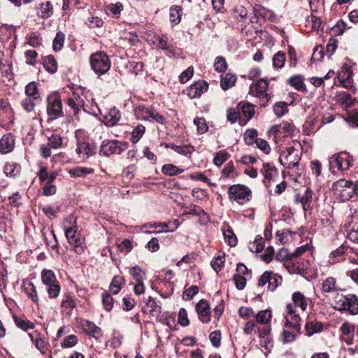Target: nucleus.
I'll list each match as a JSON object with an SVG mask.
<instances>
[{"label": "nucleus", "instance_id": "20", "mask_svg": "<svg viewBox=\"0 0 358 358\" xmlns=\"http://www.w3.org/2000/svg\"><path fill=\"white\" fill-rule=\"evenodd\" d=\"M208 87V85L206 81L196 82L187 90V94L191 99L199 97L204 92L207 91Z\"/></svg>", "mask_w": 358, "mask_h": 358}, {"label": "nucleus", "instance_id": "55", "mask_svg": "<svg viewBox=\"0 0 358 358\" xmlns=\"http://www.w3.org/2000/svg\"><path fill=\"white\" fill-rule=\"evenodd\" d=\"M223 236L226 242L230 246H235L237 244V238L231 229H222Z\"/></svg>", "mask_w": 358, "mask_h": 358}, {"label": "nucleus", "instance_id": "34", "mask_svg": "<svg viewBox=\"0 0 358 358\" xmlns=\"http://www.w3.org/2000/svg\"><path fill=\"white\" fill-rule=\"evenodd\" d=\"M13 318L15 325L25 331L34 328V324L25 318L18 317L16 315H13Z\"/></svg>", "mask_w": 358, "mask_h": 358}, {"label": "nucleus", "instance_id": "9", "mask_svg": "<svg viewBox=\"0 0 358 358\" xmlns=\"http://www.w3.org/2000/svg\"><path fill=\"white\" fill-rule=\"evenodd\" d=\"M47 101V113L49 120H55L63 115L62 100L57 94L48 96Z\"/></svg>", "mask_w": 358, "mask_h": 358}, {"label": "nucleus", "instance_id": "49", "mask_svg": "<svg viewBox=\"0 0 358 358\" xmlns=\"http://www.w3.org/2000/svg\"><path fill=\"white\" fill-rule=\"evenodd\" d=\"M224 257L225 255L224 252H219L217 256H215L212 260L211 266L216 272L220 271L222 268L225 261Z\"/></svg>", "mask_w": 358, "mask_h": 358}, {"label": "nucleus", "instance_id": "36", "mask_svg": "<svg viewBox=\"0 0 358 358\" xmlns=\"http://www.w3.org/2000/svg\"><path fill=\"white\" fill-rule=\"evenodd\" d=\"M94 173V169L88 167L83 166H76L75 168L71 169L69 171V173L71 177H85L88 174H92Z\"/></svg>", "mask_w": 358, "mask_h": 358}, {"label": "nucleus", "instance_id": "11", "mask_svg": "<svg viewBox=\"0 0 358 358\" xmlns=\"http://www.w3.org/2000/svg\"><path fill=\"white\" fill-rule=\"evenodd\" d=\"M282 282V278L273 271H266L258 280V286L263 287L268 284V289L274 291Z\"/></svg>", "mask_w": 358, "mask_h": 358}, {"label": "nucleus", "instance_id": "63", "mask_svg": "<svg viewBox=\"0 0 358 358\" xmlns=\"http://www.w3.org/2000/svg\"><path fill=\"white\" fill-rule=\"evenodd\" d=\"M227 157L228 155L225 151L221 150L216 152L213 158L214 164L217 166H222L227 161Z\"/></svg>", "mask_w": 358, "mask_h": 358}, {"label": "nucleus", "instance_id": "57", "mask_svg": "<svg viewBox=\"0 0 358 358\" xmlns=\"http://www.w3.org/2000/svg\"><path fill=\"white\" fill-rule=\"evenodd\" d=\"M69 243L73 246V250L76 254L81 255L84 252L85 248L84 240L77 238L73 239V242Z\"/></svg>", "mask_w": 358, "mask_h": 358}, {"label": "nucleus", "instance_id": "42", "mask_svg": "<svg viewBox=\"0 0 358 358\" xmlns=\"http://www.w3.org/2000/svg\"><path fill=\"white\" fill-rule=\"evenodd\" d=\"M348 238L352 242L358 243V217H353Z\"/></svg>", "mask_w": 358, "mask_h": 358}, {"label": "nucleus", "instance_id": "14", "mask_svg": "<svg viewBox=\"0 0 358 358\" xmlns=\"http://www.w3.org/2000/svg\"><path fill=\"white\" fill-rule=\"evenodd\" d=\"M253 13L254 17L250 19L251 27H253V24L260 22V20L273 21L275 18V15L272 10L262 6L255 7L253 8Z\"/></svg>", "mask_w": 358, "mask_h": 358}, {"label": "nucleus", "instance_id": "64", "mask_svg": "<svg viewBox=\"0 0 358 358\" xmlns=\"http://www.w3.org/2000/svg\"><path fill=\"white\" fill-rule=\"evenodd\" d=\"M62 144V138L57 134H52L48 138V145L54 149L59 148Z\"/></svg>", "mask_w": 358, "mask_h": 358}, {"label": "nucleus", "instance_id": "16", "mask_svg": "<svg viewBox=\"0 0 358 358\" xmlns=\"http://www.w3.org/2000/svg\"><path fill=\"white\" fill-rule=\"evenodd\" d=\"M126 144H122V146H121L120 143L117 141H103L101 145V152L105 156H110L113 154L120 155L126 149Z\"/></svg>", "mask_w": 358, "mask_h": 358}, {"label": "nucleus", "instance_id": "35", "mask_svg": "<svg viewBox=\"0 0 358 358\" xmlns=\"http://www.w3.org/2000/svg\"><path fill=\"white\" fill-rule=\"evenodd\" d=\"M32 343L35 345L36 348L43 354L45 353L47 347L45 341L41 338L40 334L37 331L32 334H29Z\"/></svg>", "mask_w": 358, "mask_h": 358}, {"label": "nucleus", "instance_id": "53", "mask_svg": "<svg viewBox=\"0 0 358 358\" xmlns=\"http://www.w3.org/2000/svg\"><path fill=\"white\" fill-rule=\"evenodd\" d=\"M145 131V127L142 124L137 125L132 131L131 136V141L136 143L143 136Z\"/></svg>", "mask_w": 358, "mask_h": 358}, {"label": "nucleus", "instance_id": "27", "mask_svg": "<svg viewBox=\"0 0 358 358\" xmlns=\"http://www.w3.org/2000/svg\"><path fill=\"white\" fill-rule=\"evenodd\" d=\"M82 326L86 334L96 339H98L102 335L101 329L92 322L84 320L82 322Z\"/></svg>", "mask_w": 358, "mask_h": 358}, {"label": "nucleus", "instance_id": "1", "mask_svg": "<svg viewBox=\"0 0 358 358\" xmlns=\"http://www.w3.org/2000/svg\"><path fill=\"white\" fill-rule=\"evenodd\" d=\"M334 195L342 201H349L355 195L354 182L345 179H340L332 184Z\"/></svg>", "mask_w": 358, "mask_h": 358}, {"label": "nucleus", "instance_id": "54", "mask_svg": "<svg viewBox=\"0 0 358 358\" xmlns=\"http://www.w3.org/2000/svg\"><path fill=\"white\" fill-rule=\"evenodd\" d=\"M285 53L282 51H278L273 57V66L278 69L282 68L285 65Z\"/></svg>", "mask_w": 358, "mask_h": 358}, {"label": "nucleus", "instance_id": "4", "mask_svg": "<svg viewBox=\"0 0 358 358\" xmlns=\"http://www.w3.org/2000/svg\"><path fill=\"white\" fill-rule=\"evenodd\" d=\"M90 64L93 71L99 75L104 74L110 68L108 56L103 52H97L90 57Z\"/></svg>", "mask_w": 358, "mask_h": 358}, {"label": "nucleus", "instance_id": "15", "mask_svg": "<svg viewBox=\"0 0 358 358\" xmlns=\"http://www.w3.org/2000/svg\"><path fill=\"white\" fill-rule=\"evenodd\" d=\"M62 227L68 242H73V239L78 238L76 236L78 230L77 221L76 217L73 215H70L69 218L64 220Z\"/></svg>", "mask_w": 358, "mask_h": 358}, {"label": "nucleus", "instance_id": "18", "mask_svg": "<svg viewBox=\"0 0 358 358\" xmlns=\"http://www.w3.org/2000/svg\"><path fill=\"white\" fill-rule=\"evenodd\" d=\"M337 46H315L312 57L311 62H321L323 60L324 56L329 58L336 51Z\"/></svg>", "mask_w": 358, "mask_h": 358}, {"label": "nucleus", "instance_id": "22", "mask_svg": "<svg viewBox=\"0 0 358 358\" xmlns=\"http://www.w3.org/2000/svg\"><path fill=\"white\" fill-rule=\"evenodd\" d=\"M294 309L299 308L302 312H305L308 307V298L301 292H294L292 295Z\"/></svg>", "mask_w": 358, "mask_h": 358}, {"label": "nucleus", "instance_id": "48", "mask_svg": "<svg viewBox=\"0 0 358 358\" xmlns=\"http://www.w3.org/2000/svg\"><path fill=\"white\" fill-rule=\"evenodd\" d=\"M322 324L319 322H308L306 324V334L308 336L322 330Z\"/></svg>", "mask_w": 358, "mask_h": 358}, {"label": "nucleus", "instance_id": "50", "mask_svg": "<svg viewBox=\"0 0 358 358\" xmlns=\"http://www.w3.org/2000/svg\"><path fill=\"white\" fill-rule=\"evenodd\" d=\"M241 112L238 108V105L236 108H230L227 110V120L229 121L231 124H234L236 122H241Z\"/></svg>", "mask_w": 358, "mask_h": 358}, {"label": "nucleus", "instance_id": "23", "mask_svg": "<svg viewBox=\"0 0 358 358\" xmlns=\"http://www.w3.org/2000/svg\"><path fill=\"white\" fill-rule=\"evenodd\" d=\"M295 201L301 203L304 211L310 210L313 202V192L307 189L302 196L299 194H296Z\"/></svg>", "mask_w": 358, "mask_h": 358}, {"label": "nucleus", "instance_id": "30", "mask_svg": "<svg viewBox=\"0 0 358 358\" xmlns=\"http://www.w3.org/2000/svg\"><path fill=\"white\" fill-rule=\"evenodd\" d=\"M167 148L173 150L178 154L189 157L194 151V148L190 145H176L173 143L166 145Z\"/></svg>", "mask_w": 358, "mask_h": 358}, {"label": "nucleus", "instance_id": "5", "mask_svg": "<svg viewBox=\"0 0 358 358\" xmlns=\"http://www.w3.org/2000/svg\"><path fill=\"white\" fill-rule=\"evenodd\" d=\"M335 308L339 311L347 310L351 315L358 313V298L355 294L341 296L335 301Z\"/></svg>", "mask_w": 358, "mask_h": 358}, {"label": "nucleus", "instance_id": "7", "mask_svg": "<svg viewBox=\"0 0 358 358\" xmlns=\"http://www.w3.org/2000/svg\"><path fill=\"white\" fill-rule=\"evenodd\" d=\"M329 169L336 168L341 171H347L352 166V157L348 153L342 152L333 155L329 159Z\"/></svg>", "mask_w": 358, "mask_h": 358}, {"label": "nucleus", "instance_id": "13", "mask_svg": "<svg viewBox=\"0 0 358 358\" xmlns=\"http://www.w3.org/2000/svg\"><path fill=\"white\" fill-rule=\"evenodd\" d=\"M286 326L299 332L301 327V320L299 315L296 313V309H294V306L292 303H288L286 307Z\"/></svg>", "mask_w": 358, "mask_h": 358}, {"label": "nucleus", "instance_id": "60", "mask_svg": "<svg viewBox=\"0 0 358 358\" xmlns=\"http://www.w3.org/2000/svg\"><path fill=\"white\" fill-rule=\"evenodd\" d=\"M48 286L47 292L49 297L51 299L57 297L60 292V285L58 281L52 284L48 285Z\"/></svg>", "mask_w": 358, "mask_h": 358}, {"label": "nucleus", "instance_id": "6", "mask_svg": "<svg viewBox=\"0 0 358 358\" xmlns=\"http://www.w3.org/2000/svg\"><path fill=\"white\" fill-rule=\"evenodd\" d=\"M228 194L230 201H234L238 204L243 205L250 200L251 191L245 185L237 184L229 187Z\"/></svg>", "mask_w": 358, "mask_h": 358}, {"label": "nucleus", "instance_id": "43", "mask_svg": "<svg viewBox=\"0 0 358 358\" xmlns=\"http://www.w3.org/2000/svg\"><path fill=\"white\" fill-rule=\"evenodd\" d=\"M271 317L272 315L270 310H261L255 315L256 322L260 324H269Z\"/></svg>", "mask_w": 358, "mask_h": 358}, {"label": "nucleus", "instance_id": "10", "mask_svg": "<svg viewBox=\"0 0 358 358\" xmlns=\"http://www.w3.org/2000/svg\"><path fill=\"white\" fill-rule=\"evenodd\" d=\"M248 8L241 5L236 6L234 10V17L238 21L236 24L237 28L240 29L243 33L245 31L246 36H248V31H250V29L246 30V28L251 24L250 22V18L248 17Z\"/></svg>", "mask_w": 358, "mask_h": 358}, {"label": "nucleus", "instance_id": "44", "mask_svg": "<svg viewBox=\"0 0 358 358\" xmlns=\"http://www.w3.org/2000/svg\"><path fill=\"white\" fill-rule=\"evenodd\" d=\"M182 7L177 5L171 6L169 10L170 20L172 23L178 24L181 20Z\"/></svg>", "mask_w": 358, "mask_h": 358}, {"label": "nucleus", "instance_id": "28", "mask_svg": "<svg viewBox=\"0 0 358 358\" xmlns=\"http://www.w3.org/2000/svg\"><path fill=\"white\" fill-rule=\"evenodd\" d=\"M335 98L336 101L345 108L351 107L355 103V100L350 93L345 91L337 92Z\"/></svg>", "mask_w": 358, "mask_h": 358}, {"label": "nucleus", "instance_id": "51", "mask_svg": "<svg viewBox=\"0 0 358 358\" xmlns=\"http://www.w3.org/2000/svg\"><path fill=\"white\" fill-rule=\"evenodd\" d=\"M129 273L136 282L143 281L145 278V272L138 266L131 268L129 269Z\"/></svg>", "mask_w": 358, "mask_h": 358}, {"label": "nucleus", "instance_id": "58", "mask_svg": "<svg viewBox=\"0 0 358 358\" xmlns=\"http://www.w3.org/2000/svg\"><path fill=\"white\" fill-rule=\"evenodd\" d=\"M287 111V103L284 101L275 103L273 106V112L278 117H282Z\"/></svg>", "mask_w": 358, "mask_h": 358}, {"label": "nucleus", "instance_id": "29", "mask_svg": "<svg viewBox=\"0 0 358 358\" xmlns=\"http://www.w3.org/2000/svg\"><path fill=\"white\" fill-rule=\"evenodd\" d=\"M53 14V6L50 1L41 3L38 8L37 15L43 19H47Z\"/></svg>", "mask_w": 358, "mask_h": 358}, {"label": "nucleus", "instance_id": "59", "mask_svg": "<svg viewBox=\"0 0 358 358\" xmlns=\"http://www.w3.org/2000/svg\"><path fill=\"white\" fill-rule=\"evenodd\" d=\"M113 298L107 292L102 294V303L106 310L110 311L113 307Z\"/></svg>", "mask_w": 358, "mask_h": 358}, {"label": "nucleus", "instance_id": "40", "mask_svg": "<svg viewBox=\"0 0 358 358\" xmlns=\"http://www.w3.org/2000/svg\"><path fill=\"white\" fill-rule=\"evenodd\" d=\"M289 83L299 91L304 92L306 90V85L303 82V78L301 76L296 75L289 79Z\"/></svg>", "mask_w": 358, "mask_h": 358}, {"label": "nucleus", "instance_id": "33", "mask_svg": "<svg viewBox=\"0 0 358 358\" xmlns=\"http://www.w3.org/2000/svg\"><path fill=\"white\" fill-rule=\"evenodd\" d=\"M146 307L149 309V313L152 316L157 317L162 312V307L159 302L152 296H149L146 301Z\"/></svg>", "mask_w": 358, "mask_h": 358}, {"label": "nucleus", "instance_id": "62", "mask_svg": "<svg viewBox=\"0 0 358 358\" xmlns=\"http://www.w3.org/2000/svg\"><path fill=\"white\" fill-rule=\"evenodd\" d=\"M262 171L265 178L268 180L272 179L277 173V170L269 164H264Z\"/></svg>", "mask_w": 358, "mask_h": 358}, {"label": "nucleus", "instance_id": "8", "mask_svg": "<svg viewBox=\"0 0 358 358\" xmlns=\"http://www.w3.org/2000/svg\"><path fill=\"white\" fill-rule=\"evenodd\" d=\"M268 87V83L266 80L260 79L256 84L250 85V94L257 97H262L260 105L263 107L266 106L267 102L271 99V94L266 92Z\"/></svg>", "mask_w": 358, "mask_h": 358}, {"label": "nucleus", "instance_id": "26", "mask_svg": "<svg viewBox=\"0 0 358 358\" xmlns=\"http://www.w3.org/2000/svg\"><path fill=\"white\" fill-rule=\"evenodd\" d=\"M14 145L13 136L10 133L6 134L0 140V152L1 153H8L13 150Z\"/></svg>", "mask_w": 358, "mask_h": 358}, {"label": "nucleus", "instance_id": "25", "mask_svg": "<svg viewBox=\"0 0 358 358\" xmlns=\"http://www.w3.org/2000/svg\"><path fill=\"white\" fill-rule=\"evenodd\" d=\"M340 330L343 334L341 340L345 341L346 344L351 345L354 338L355 326L345 322L341 325Z\"/></svg>", "mask_w": 358, "mask_h": 358}, {"label": "nucleus", "instance_id": "21", "mask_svg": "<svg viewBox=\"0 0 358 358\" xmlns=\"http://www.w3.org/2000/svg\"><path fill=\"white\" fill-rule=\"evenodd\" d=\"M294 130V127L292 124L283 122L279 124H275L271 127L270 132L275 135H282L283 136H291Z\"/></svg>", "mask_w": 358, "mask_h": 358}, {"label": "nucleus", "instance_id": "41", "mask_svg": "<svg viewBox=\"0 0 358 358\" xmlns=\"http://www.w3.org/2000/svg\"><path fill=\"white\" fill-rule=\"evenodd\" d=\"M184 171L183 169H179L178 166L173 164H164L162 168V172L169 176H175Z\"/></svg>", "mask_w": 358, "mask_h": 358}, {"label": "nucleus", "instance_id": "19", "mask_svg": "<svg viewBox=\"0 0 358 358\" xmlns=\"http://www.w3.org/2000/svg\"><path fill=\"white\" fill-rule=\"evenodd\" d=\"M196 310L199 320L203 323H208L210 321V306L207 301L204 299L200 300L196 306Z\"/></svg>", "mask_w": 358, "mask_h": 358}, {"label": "nucleus", "instance_id": "12", "mask_svg": "<svg viewBox=\"0 0 358 358\" xmlns=\"http://www.w3.org/2000/svg\"><path fill=\"white\" fill-rule=\"evenodd\" d=\"M282 282V278L273 271H266L258 280V286L263 287L268 284V289L274 291Z\"/></svg>", "mask_w": 358, "mask_h": 358}, {"label": "nucleus", "instance_id": "3", "mask_svg": "<svg viewBox=\"0 0 358 358\" xmlns=\"http://www.w3.org/2000/svg\"><path fill=\"white\" fill-rule=\"evenodd\" d=\"M301 157V151L299 149L289 147L281 152L279 161L285 169H290L299 165Z\"/></svg>", "mask_w": 358, "mask_h": 358}, {"label": "nucleus", "instance_id": "2", "mask_svg": "<svg viewBox=\"0 0 358 358\" xmlns=\"http://www.w3.org/2000/svg\"><path fill=\"white\" fill-rule=\"evenodd\" d=\"M134 115L137 120L166 124V118L151 108L145 106H138L134 109Z\"/></svg>", "mask_w": 358, "mask_h": 358}, {"label": "nucleus", "instance_id": "38", "mask_svg": "<svg viewBox=\"0 0 358 358\" xmlns=\"http://www.w3.org/2000/svg\"><path fill=\"white\" fill-rule=\"evenodd\" d=\"M21 167L15 162H7L3 168V172L7 176L15 177L20 174Z\"/></svg>", "mask_w": 358, "mask_h": 358}, {"label": "nucleus", "instance_id": "31", "mask_svg": "<svg viewBox=\"0 0 358 358\" xmlns=\"http://www.w3.org/2000/svg\"><path fill=\"white\" fill-rule=\"evenodd\" d=\"M240 112L246 118V122L250 120L255 115V106L254 105L245 102L241 101L238 104Z\"/></svg>", "mask_w": 358, "mask_h": 358}, {"label": "nucleus", "instance_id": "45", "mask_svg": "<svg viewBox=\"0 0 358 358\" xmlns=\"http://www.w3.org/2000/svg\"><path fill=\"white\" fill-rule=\"evenodd\" d=\"M24 292L28 297L34 302H37L38 298L35 286L31 282H24L23 285Z\"/></svg>", "mask_w": 358, "mask_h": 358}, {"label": "nucleus", "instance_id": "24", "mask_svg": "<svg viewBox=\"0 0 358 358\" xmlns=\"http://www.w3.org/2000/svg\"><path fill=\"white\" fill-rule=\"evenodd\" d=\"M120 119V111L114 107L110 108L108 113L103 116V123L107 127H113L117 124Z\"/></svg>", "mask_w": 358, "mask_h": 358}, {"label": "nucleus", "instance_id": "39", "mask_svg": "<svg viewBox=\"0 0 358 358\" xmlns=\"http://www.w3.org/2000/svg\"><path fill=\"white\" fill-rule=\"evenodd\" d=\"M43 66L47 71L51 73L56 72L57 69V63L52 55H48L43 59Z\"/></svg>", "mask_w": 358, "mask_h": 358}, {"label": "nucleus", "instance_id": "56", "mask_svg": "<svg viewBox=\"0 0 358 358\" xmlns=\"http://www.w3.org/2000/svg\"><path fill=\"white\" fill-rule=\"evenodd\" d=\"M257 139V132L255 129H247L245 131L244 141L247 145H253Z\"/></svg>", "mask_w": 358, "mask_h": 358}, {"label": "nucleus", "instance_id": "32", "mask_svg": "<svg viewBox=\"0 0 358 358\" xmlns=\"http://www.w3.org/2000/svg\"><path fill=\"white\" fill-rule=\"evenodd\" d=\"M124 283L125 280L122 276L118 275L114 276L109 286L110 292L113 294H117Z\"/></svg>", "mask_w": 358, "mask_h": 358}, {"label": "nucleus", "instance_id": "37", "mask_svg": "<svg viewBox=\"0 0 358 358\" xmlns=\"http://www.w3.org/2000/svg\"><path fill=\"white\" fill-rule=\"evenodd\" d=\"M236 80V76L231 73H227L222 76L220 82L222 89L224 90H227L228 89L231 88L235 85Z\"/></svg>", "mask_w": 358, "mask_h": 358}, {"label": "nucleus", "instance_id": "46", "mask_svg": "<svg viewBox=\"0 0 358 358\" xmlns=\"http://www.w3.org/2000/svg\"><path fill=\"white\" fill-rule=\"evenodd\" d=\"M322 290L325 293L336 291V279L333 277H328L322 284Z\"/></svg>", "mask_w": 358, "mask_h": 358}, {"label": "nucleus", "instance_id": "47", "mask_svg": "<svg viewBox=\"0 0 358 358\" xmlns=\"http://www.w3.org/2000/svg\"><path fill=\"white\" fill-rule=\"evenodd\" d=\"M25 94L28 97H32L36 101L39 100L37 84L35 82H30L25 87Z\"/></svg>", "mask_w": 358, "mask_h": 358}, {"label": "nucleus", "instance_id": "52", "mask_svg": "<svg viewBox=\"0 0 358 358\" xmlns=\"http://www.w3.org/2000/svg\"><path fill=\"white\" fill-rule=\"evenodd\" d=\"M42 282L48 285L57 282L56 276L52 270H43L41 273Z\"/></svg>", "mask_w": 358, "mask_h": 358}, {"label": "nucleus", "instance_id": "61", "mask_svg": "<svg viewBox=\"0 0 358 358\" xmlns=\"http://www.w3.org/2000/svg\"><path fill=\"white\" fill-rule=\"evenodd\" d=\"M194 124L196 126L197 131L199 134H204L208 130V126L206 120L203 117H196L194 120Z\"/></svg>", "mask_w": 358, "mask_h": 358}, {"label": "nucleus", "instance_id": "17", "mask_svg": "<svg viewBox=\"0 0 358 358\" xmlns=\"http://www.w3.org/2000/svg\"><path fill=\"white\" fill-rule=\"evenodd\" d=\"M79 131H76V137L77 138V148L76 149V153L79 156H82L83 159H88L90 156L92 155L95 151L94 146L90 144L88 142L78 139Z\"/></svg>", "mask_w": 358, "mask_h": 358}]
</instances>
